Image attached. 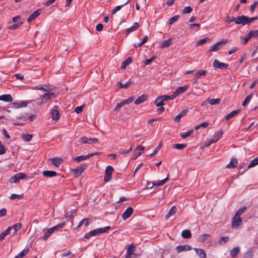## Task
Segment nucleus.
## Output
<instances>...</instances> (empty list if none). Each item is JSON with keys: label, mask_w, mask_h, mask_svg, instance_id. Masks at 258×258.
I'll return each instance as SVG.
<instances>
[{"label": "nucleus", "mask_w": 258, "mask_h": 258, "mask_svg": "<svg viewBox=\"0 0 258 258\" xmlns=\"http://www.w3.org/2000/svg\"><path fill=\"white\" fill-rule=\"evenodd\" d=\"M66 225L65 222L61 223L57 225H55L52 228H50V229L52 230L53 232L55 231L58 230L59 229L62 228Z\"/></svg>", "instance_id": "72a5a7b5"}, {"label": "nucleus", "mask_w": 258, "mask_h": 258, "mask_svg": "<svg viewBox=\"0 0 258 258\" xmlns=\"http://www.w3.org/2000/svg\"><path fill=\"white\" fill-rule=\"evenodd\" d=\"M187 112H188L187 108L183 109L182 111H180V112L177 115H176L174 117V121L176 122H179L180 118L182 117L185 116L187 114Z\"/></svg>", "instance_id": "2eb2a0df"}, {"label": "nucleus", "mask_w": 258, "mask_h": 258, "mask_svg": "<svg viewBox=\"0 0 258 258\" xmlns=\"http://www.w3.org/2000/svg\"><path fill=\"white\" fill-rule=\"evenodd\" d=\"M23 197V195H17V194H13L11 195V197H10V199L11 200H15V199H20L22 198Z\"/></svg>", "instance_id": "052dcab7"}, {"label": "nucleus", "mask_w": 258, "mask_h": 258, "mask_svg": "<svg viewBox=\"0 0 258 258\" xmlns=\"http://www.w3.org/2000/svg\"><path fill=\"white\" fill-rule=\"evenodd\" d=\"M43 176L45 177H52L56 176L57 173L54 171L45 170L42 172Z\"/></svg>", "instance_id": "5701e85b"}, {"label": "nucleus", "mask_w": 258, "mask_h": 258, "mask_svg": "<svg viewBox=\"0 0 258 258\" xmlns=\"http://www.w3.org/2000/svg\"><path fill=\"white\" fill-rule=\"evenodd\" d=\"M53 233L52 230L50 229V228L48 229V230L45 232V233L43 236V239L44 240L47 239L48 237Z\"/></svg>", "instance_id": "8fccbe9b"}, {"label": "nucleus", "mask_w": 258, "mask_h": 258, "mask_svg": "<svg viewBox=\"0 0 258 258\" xmlns=\"http://www.w3.org/2000/svg\"><path fill=\"white\" fill-rule=\"evenodd\" d=\"M240 109L233 110L229 114H228L227 115H226L225 118L226 119V120H228L229 119L231 118L232 117H234V116L238 114L240 112Z\"/></svg>", "instance_id": "4be33fe9"}, {"label": "nucleus", "mask_w": 258, "mask_h": 258, "mask_svg": "<svg viewBox=\"0 0 258 258\" xmlns=\"http://www.w3.org/2000/svg\"><path fill=\"white\" fill-rule=\"evenodd\" d=\"M135 246L133 244L129 245L127 248V253H131L133 254V251L134 250Z\"/></svg>", "instance_id": "bf43d9fd"}, {"label": "nucleus", "mask_w": 258, "mask_h": 258, "mask_svg": "<svg viewBox=\"0 0 258 258\" xmlns=\"http://www.w3.org/2000/svg\"><path fill=\"white\" fill-rule=\"evenodd\" d=\"M99 141L97 138H88V144H92L98 143Z\"/></svg>", "instance_id": "680f3d73"}, {"label": "nucleus", "mask_w": 258, "mask_h": 258, "mask_svg": "<svg viewBox=\"0 0 258 258\" xmlns=\"http://www.w3.org/2000/svg\"><path fill=\"white\" fill-rule=\"evenodd\" d=\"M148 98V96L146 94H143L138 97L134 102L135 104H140L145 102Z\"/></svg>", "instance_id": "f3484780"}, {"label": "nucleus", "mask_w": 258, "mask_h": 258, "mask_svg": "<svg viewBox=\"0 0 258 258\" xmlns=\"http://www.w3.org/2000/svg\"><path fill=\"white\" fill-rule=\"evenodd\" d=\"M253 21L251 20V18H249L247 16L243 15V26L246 24H249L252 23Z\"/></svg>", "instance_id": "a19ab883"}, {"label": "nucleus", "mask_w": 258, "mask_h": 258, "mask_svg": "<svg viewBox=\"0 0 258 258\" xmlns=\"http://www.w3.org/2000/svg\"><path fill=\"white\" fill-rule=\"evenodd\" d=\"M132 150V146H131L128 150H124V149H120L119 151V153L120 154H127L128 153H130Z\"/></svg>", "instance_id": "4d7b16f0"}, {"label": "nucleus", "mask_w": 258, "mask_h": 258, "mask_svg": "<svg viewBox=\"0 0 258 258\" xmlns=\"http://www.w3.org/2000/svg\"><path fill=\"white\" fill-rule=\"evenodd\" d=\"M240 252V247H235L234 248H232L230 251V254L231 256L232 257H235V256L237 255V254Z\"/></svg>", "instance_id": "c85d7f7f"}, {"label": "nucleus", "mask_w": 258, "mask_h": 258, "mask_svg": "<svg viewBox=\"0 0 258 258\" xmlns=\"http://www.w3.org/2000/svg\"><path fill=\"white\" fill-rule=\"evenodd\" d=\"M79 142L81 144H88V138L86 137H82L79 139Z\"/></svg>", "instance_id": "e2e57ef3"}, {"label": "nucleus", "mask_w": 258, "mask_h": 258, "mask_svg": "<svg viewBox=\"0 0 258 258\" xmlns=\"http://www.w3.org/2000/svg\"><path fill=\"white\" fill-rule=\"evenodd\" d=\"M12 229V227H9L6 230L1 233L0 234V241L3 240L7 235L9 234Z\"/></svg>", "instance_id": "393cba45"}, {"label": "nucleus", "mask_w": 258, "mask_h": 258, "mask_svg": "<svg viewBox=\"0 0 258 258\" xmlns=\"http://www.w3.org/2000/svg\"><path fill=\"white\" fill-rule=\"evenodd\" d=\"M51 161L52 164L56 167H58L62 162V160L58 158H53Z\"/></svg>", "instance_id": "bb28decb"}, {"label": "nucleus", "mask_w": 258, "mask_h": 258, "mask_svg": "<svg viewBox=\"0 0 258 258\" xmlns=\"http://www.w3.org/2000/svg\"><path fill=\"white\" fill-rule=\"evenodd\" d=\"M110 229H111L110 226H106L104 228H97L86 233L84 235V238L88 239L92 236H95L99 235L100 234L105 233Z\"/></svg>", "instance_id": "f257e3e1"}, {"label": "nucleus", "mask_w": 258, "mask_h": 258, "mask_svg": "<svg viewBox=\"0 0 258 258\" xmlns=\"http://www.w3.org/2000/svg\"><path fill=\"white\" fill-rule=\"evenodd\" d=\"M147 39H148V36H145L143 38L142 41L141 42H140L138 43V46L139 47H141L142 45H143L147 41Z\"/></svg>", "instance_id": "0e129e2a"}, {"label": "nucleus", "mask_w": 258, "mask_h": 258, "mask_svg": "<svg viewBox=\"0 0 258 258\" xmlns=\"http://www.w3.org/2000/svg\"><path fill=\"white\" fill-rule=\"evenodd\" d=\"M237 164L238 161L237 159L235 158H232L231 159L230 163L227 165L226 168L229 169L235 168L237 166Z\"/></svg>", "instance_id": "6ab92c4d"}, {"label": "nucleus", "mask_w": 258, "mask_h": 258, "mask_svg": "<svg viewBox=\"0 0 258 258\" xmlns=\"http://www.w3.org/2000/svg\"><path fill=\"white\" fill-rule=\"evenodd\" d=\"M194 249L200 258H206V253L203 249L198 248H194Z\"/></svg>", "instance_id": "a211bd4d"}, {"label": "nucleus", "mask_w": 258, "mask_h": 258, "mask_svg": "<svg viewBox=\"0 0 258 258\" xmlns=\"http://www.w3.org/2000/svg\"><path fill=\"white\" fill-rule=\"evenodd\" d=\"M133 213V209L132 207L127 208L123 212L122 217L124 220L129 218Z\"/></svg>", "instance_id": "4468645a"}, {"label": "nucleus", "mask_w": 258, "mask_h": 258, "mask_svg": "<svg viewBox=\"0 0 258 258\" xmlns=\"http://www.w3.org/2000/svg\"><path fill=\"white\" fill-rule=\"evenodd\" d=\"M58 107L57 106H54V108L50 109V114L51 117L54 120H57L60 117L59 111L58 110Z\"/></svg>", "instance_id": "423d86ee"}, {"label": "nucleus", "mask_w": 258, "mask_h": 258, "mask_svg": "<svg viewBox=\"0 0 258 258\" xmlns=\"http://www.w3.org/2000/svg\"><path fill=\"white\" fill-rule=\"evenodd\" d=\"M89 156L88 155H81V156H79L77 157H75L74 159V160L75 161H77L78 162H80L82 161H83V160H87L88 159H89Z\"/></svg>", "instance_id": "473e14b6"}, {"label": "nucleus", "mask_w": 258, "mask_h": 258, "mask_svg": "<svg viewBox=\"0 0 258 258\" xmlns=\"http://www.w3.org/2000/svg\"><path fill=\"white\" fill-rule=\"evenodd\" d=\"M192 11V8L190 6L185 7L182 10V13L184 14H187L190 13Z\"/></svg>", "instance_id": "c03bdc74"}, {"label": "nucleus", "mask_w": 258, "mask_h": 258, "mask_svg": "<svg viewBox=\"0 0 258 258\" xmlns=\"http://www.w3.org/2000/svg\"><path fill=\"white\" fill-rule=\"evenodd\" d=\"M188 87H189L188 85H186L183 86L178 87L174 92V96H176V97H177L179 94L184 93L188 89Z\"/></svg>", "instance_id": "9b49d317"}, {"label": "nucleus", "mask_w": 258, "mask_h": 258, "mask_svg": "<svg viewBox=\"0 0 258 258\" xmlns=\"http://www.w3.org/2000/svg\"><path fill=\"white\" fill-rule=\"evenodd\" d=\"M92 222V220L90 218H84L81 221H80L78 226L76 229H78L83 224L85 225V226H87L89 224L91 223Z\"/></svg>", "instance_id": "dca6fc26"}, {"label": "nucleus", "mask_w": 258, "mask_h": 258, "mask_svg": "<svg viewBox=\"0 0 258 258\" xmlns=\"http://www.w3.org/2000/svg\"><path fill=\"white\" fill-rule=\"evenodd\" d=\"M122 106H123V104H122V102H120V103H118V104L116 105L115 107L114 108V112H118V111H119V110H120V108H121Z\"/></svg>", "instance_id": "69168bd1"}, {"label": "nucleus", "mask_w": 258, "mask_h": 258, "mask_svg": "<svg viewBox=\"0 0 258 258\" xmlns=\"http://www.w3.org/2000/svg\"><path fill=\"white\" fill-rule=\"evenodd\" d=\"M131 1V0H128L125 3H124V4L122 5H119V6H117L116 7H115L114 9L112 10V15H114L115 13H116L117 11H119L123 6L126 5V4H127L130 2Z\"/></svg>", "instance_id": "c9c22d12"}, {"label": "nucleus", "mask_w": 258, "mask_h": 258, "mask_svg": "<svg viewBox=\"0 0 258 258\" xmlns=\"http://www.w3.org/2000/svg\"><path fill=\"white\" fill-rule=\"evenodd\" d=\"M41 13V9H38L35 11L27 19V21L30 23L34 20H35L38 16L40 15Z\"/></svg>", "instance_id": "f8f14e48"}, {"label": "nucleus", "mask_w": 258, "mask_h": 258, "mask_svg": "<svg viewBox=\"0 0 258 258\" xmlns=\"http://www.w3.org/2000/svg\"><path fill=\"white\" fill-rule=\"evenodd\" d=\"M221 100L220 98L213 99L209 98L207 99V101L211 105L219 104L221 102Z\"/></svg>", "instance_id": "a878e982"}, {"label": "nucleus", "mask_w": 258, "mask_h": 258, "mask_svg": "<svg viewBox=\"0 0 258 258\" xmlns=\"http://www.w3.org/2000/svg\"><path fill=\"white\" fill-rule=\"evenodd\" d=\"M27 178V175L23 173H19L14 175L10 179V182L11 183H17L21 179H25Z\"/></svg>", "instance_id": "39448f33"}, {"label": "nucleus", "mask_w": 258, "mask_h": 258, "mask_svg": "<svg viewBox=\"0 0 258 258\" xmlns=\"http://www.w3.org/2000/svg\"><path fill=\"white\" fill-rule=\"evenodd\" d=\"M244 258H253V253L251 250H248L244 254Z\"/></svg>", "instance_id": "13d9d810"}, {"label": "nucleus", "mask_w": 258, "mask_h": 258, "mask_svg": "<svg viewBox=\"0 0 258 258\" xmlns=\"http://www.w3.org/2000/svg\"><path fill=\"white\" fill-rule=\"evenodd\" d=\"M252 37H253V35L252 32V31L251 30L247 35V36L245 38H243V39L244 40V43H243V44H246L248 40Z\"/></svg>", "instance_id": "37998d69"}, {"label": "nucleus", "mask_w": 258, "mask_h": 258, "mask_svg": "<svg viewBox=\"0 0 258 258\" xmlns=\"http://www.w3.org/2000/svg\"><path fill=\"white\" fill-rule=\"evenodd\" d=\"M87 166L88 165L86 163L81 164L76 168L73 169L72 171L74 173L80 175L87 168Z\"/></svg>", "instance_id": "6e6552de"}, {"label": "nucleus", "mask_w": 258, "mask_h": 258, "mask_svg": "<svg viewBox=\"0 0 258 258\" xmlns=\"http://www.w3.org/2000/svg\"><path fill=\"white\" fill-rule=\"evenodd\" d=\"M23 24V22H19L17 24H14L12 25H11L9 27V29L10 30H15L17 28L20 27Z\"/></svg>", "instance_id": "a18cd8bd"}, {"label": "nucleus", "mask_w": 258, "mask_h": 258, "mask_svg": "<svg viewBox=\"0 0 258 258\" xmlns=\"http://www.w3.org/2000/svg\"><path fill=\"white\" fill-rule=\"evenodd\" d=\"M0 100L5 102H11L13 98L10 94H4L0 96Z\"/></svg>", "instance_id": "b1692460"}, {"label": "nucleus", "mask_w": 258, "mask_h": 258, "mask_svg": "<svg viewBox=\"0 0 258 258\" xmlns=\"http://www.w3.org/2000/svg\"><path fill=\"white\" fill-rule=\"evenodd\" d=\"M228 42V39L226 38L222 39L221 40L217 42L210 48L209 52H215L220 49V46L222 44H224Z\"/></svg>", "instance_id": "7ed1b4c3"}, {"label": "nucleus", "mask_w": 258, "mask_h": 258, "mask_svg": "<svg viewBox=\"0 0 258 258\" xmlns=\"http://www.w3.org/2000/svg\"><path fill=\"white\" fill-rule=\"evenodd\" d=\"M210 236V235L209 234H204L201 235L199 238V240L201 242H204L205 241L207 240Z\"/></svg>", "instance_id": "58836bf2"}, {"label": "nucleus", "mask_w": 258, "mask_h": 258, "mask_svg": "<svg viewBox=\"0 0 258 258\" xmlns=\"http://www.w3.org/2000/svg\"><path fill=\"white\" fill-rule=\"evenodd\" d=\"M54 96V93L52 92L46 93L42 95H41L40 98H41V101L40 104H42L46 103L47 101L51 100L52 97Z\"/></svg>", "instance_id": "0eeeda50"}, {"label": "nucleus", "mask_w": 258, "mask_h": 258, "mask_svg": "<svg viewBox=\"0 0 258 258\" xmlns=\"http://www.w3.org/2000/svg\"><path fill=\"white\" fill-rule=\"evenodd\" d=\"M33 89L43 90L45 92H49L52 90V87L51 86L48 84H39L36 86L34 87Z\"/></svg>", "instance_id": "1a4fd4ad"}, {"label": "nucleus", "mask_w": 258, "mask_h": 258, "mask_svg": "<svg viewBox=\"0 0 258 258\" xmlns=\"http://www.w3.org/2000/svg\"><path fill=\"white\" fill-rule=\"evenodd\" d=\"M114 169L112 166H108L106 167L104 176V181L105 182H108L111 180L112 173Z\"/></svg>", "instance_id": "20e7f679"}, {"label": "nucleus", "mask_w": 258, "mask_h": 258, "mask_svg": "<svg viewBox=\"0 0 258 258\" xmlns=\"http://www.w3.org/2000/svg\"><path fill=\"white\" fill-rule=\"evenodd\" d=\"M258 164V156L252 160L248 165V168L253 167Z\"/></svg>", "instance_id": "4c0bfd02"}, {"label": "nucleus", "mask_w": 258, "mask_h": 258, "mask_svg": "<svg viewBox=\"0 0 258 258\" xmlns=\"http://www.w3.org/2000/svg\"><path fill=\"white\" fill-rule=\"evenodd\" d=\"M169 178V174L167 175V176L165 179L159 180L156 182H153V185L154 186H161L163 185L168 179Z\"/></svg>", "instance_id": "c756f323"}, {"label": "nucleus", "mask_w": 258, "mask_h": 258, "mask_svg": "<svg viewBox=\"0 0 258 258\" xmlns=\"http://www.w3.org/2000/svg\"><path fill=\"white\" fill-rule=\"evenodd\" d=\"M154 103L158 107L163 106L164 105V102L160 96L158 97L155 100Z\"/></svg>", "instance_id": "f704fd0d"}, {"label": "nucleus", "mask_w": 258, "mask_h": 258, "mask_svg": "<svg viewBox=\"0 0 258 258\" xmlns=\"http://www.w3.org/2000/svg\"><path fill=\"white\" fill-rule=\"evenodd\" d=\"M134 99H135V97L134 96H131V97H130L122 101L121 102L124 105L128 104L134 101Z\"/></svg>", "instance_id": "49530a36"}, {"label": "nucleus", "mask_w": 258, "mask_h": 258, "mask_svg": "<svg viewBox=\"0 0 258 258\" xmlns=\"http://www.w3.org/2000/svg\"><path fill=\"white\" fill-rule=\"evenodd\" d=\"M210 40V38L209 37H205L204 39H201V40H199L197 42L196 45L197 46H199V45H202V44L205 43L206 42H207V41L208 40Z\"/></svg>", "instance_id": "09e8293b"}, {"label": "nucleus", "mask_w": 258, "mask_h": 258, "mask_svg": "<svg viewBox=\"0 0 258 258\" xmlns=\"http://www.w3.org/2000/svg\"><path fill=\"white\" fill-rule=\"evenodd\" d=\"M176 211H177L176 207L175 206H172L170 208V209L169 210V211H168V212L167 213L166 215L165 216V219L166 220H168L172 215H173L174 214H175L176 213Z\"/></svg>", "instance_id": "412c9836"}, {"label": "nucleus", "mask_w": 258, "mask_h": 258, "mask_svg": "<svg viewBox=\"0 0 258 258\" xmlns=\"http://www.w3.org/2000/svg\"><path fill=\"white\" fill-rule=\"evenodd\" d=\"M172 42V39L171 38L167 40H164L161 44V48L168 47Z\"/></svg>", "instance_id": "cd10ccee"}, {"label": "nucleus", "mask_w": 258, "mask_h": 258, "mask_svg": "<svg viewBox=\"0 0 258 258\" xmlns=\"http://www.w3.org/2000/svg\"><path fill=\"white\" fill-rule=\"evenodd\" d=\"M193 133H194V130H190L185 133H182L181 134H180V136L182 139H185V138L190 136Z\"/></svg>", "instance_id": "ea45409f"}, {"label": "nucleus", "mask_w": 258, "mask_h": 258, "mask_svg": "<svg viewBox=\"0 0 258 258\" xmlns=\"http://www.w3.org/2000/svg\"><path fill=\"white\" fill-rule=\"evenodd\" d=\"M252 95H253V94H251L248 95L246 97V98L243 101V106H245L246 104H247L249 102L250 100L251 99V97L252 96Z\"/></svg>", "instance_id": "5fc2aeb1"}, {"label": "nucleus", "mask_w": 258, "mask_h": 258, "mask_svg": "<svg viewBox=\"0 0 258 258\" xmlns=\"http://www.w3.org/2000/svg\"><path fill=\"white\" fill-rule=\"evenodd\" d=\"M140 27V25L138 22H135L133 24V26L130 28H127L126 30V34L127 35L130 33L135 31L137 29H138Z\"/></svg>", "instance_id": "aec40b11"}, {"label": "nucleus", "mask_w": 258, "mask_h": 258, "mask_svg": "<svg viewBox=\"0 0 258 258\" xmlns=\"http://www.w3.org/2000/svg\"><path fill=\"white\" fill-rule=\"evenodd\" d=\"M132 61V58L131 57H128L126 58V59L122 62L121 66V69H125L126 66L130 64Z\"/></svg>", "instance_id": "2f4dec72"}, {"label": "nucleus", "mask_w": 258, "mask_h": 258, "mask_svg": "<svg viewBox=\"0 0 258 258\" xmlns=\"http://www.w3.org/2000/svg\"><path fill=\"white\" fill-rule=\"evenodd\" d=\"M156 58V56H153L152 57H151L149 59H147L145 62H144V64L145 65H148L150 63H151L153 60L154 59Z\"/></svg>", "instance_id": "774afa93"}, {"label": "nucleus", "mask_w": 258, "mask_h": 258, "mask_svg": "<svg viewBox=\"0 0 258 258\" xmlns=\"http://www.w3.org/2000/svg\"><path fill=\"white\" fill-rule=\"evenodd\" d=\"M181 236L184 238H189L191 237V233L188 230H184L181 233Z\"/></svg>", "instance_id": "7c9ffc66"}, {"label": "nucleus", "mask_w": 258, "mask_h": 258, "mask_svg": "<svg viewBox=\"0 0 258 258\" xmlns=\"http://www.w3.org/2000/svg\"><path fill=\"white\" fill-rule=\"evenodd\" d=\"M131 81H128L125 84H122L121 82H118L120 88H127L131 85Z\"/></svg>", "instance_id": "6e6d98bb"}, {"label": "nucleus", "mask_w": 258, "mask_h": 258, "mask_svg": "<svg viewBox=\"0 0 258 258\" xmlns=\"http://www.w3.org/2000/svg\"><path fill=\"white\" fill-rule=\"evenodd\" d=\"M207 74V71L206 70H200L197 72L195 74L197 78H199L201 76H205Z\"/></svg>", "instance_id": "3c124183"}, {"label": "nucleus", "mask_w": 258, "mask_h": 258, "mask_svg": "<svg viewBox=\"0 0 258 258\" xmlns=\"http://www.w3.org/2000/svg\"><path fill=\"white\" fill-rule=\"evenodd\" d=\"M186 147L187 145L186 144H177L173 146V148H176L178 150L184 149Z\"/></svg>", "instance_id": "79ce46f5"}, {"label": "nucleus", "mask_w": 258, "mask_h": 258, "mask_svg": "<svg viewBox=\"0 0 258 258\" xmlns=\"http://www.w3.org/2000/svg\"><path fill=\"white\" fill-rule=\"evenodd\" d=\"M22 224L21 223H18L15 224L13 226H12V229L14 228L15 230V232L17 233V231L21 229L22 228Z\"/></svg>", "instance_id": "de8ad7c7"}, {"label": "nucleus", "mask_w": 258, "mask_h": 258, "mask_svg": "<svg viewBox=\"0 0 258 258\" xmlns=\"http://www.w3.org/2000/svg\"><path fill=\"white\" fill-rule=\"evenodd\" d=\"M223 135V131L222 130H220L217 131L214 135V137L215 138L217 139V140H219L220 139H221Z\"/></svg>", "instance_id": "864d4df0"}, {"label": "nucleus", "mask_w": 258, "mask_h": 258, "mask_svg": "<svg viewBox=\"0 0 258 258\" xmlns=\"http://www.w3.org/2000/svg\"><path fill=\"white\" fill-rule=\"evenodd\" d=\"M22 137L24 141L26 142H29L31 140L33 136L31 134H26L23 135Z\"/></svg>", "instance_id": "603ef678"}, {"label": "nucleus", "mask_w": 258, "mask_h": 258, "mask_svg": "<svg viewBox=\"0 0 258 258\" xmlns=\"http://www.w3.org/2000/svg\"><path fill=\"white\" fill-rule=\"evenodd\" d=\"M176 249L178 253L183 251H188L191 249V247L189 245L185 244L183 245H178L176 246Z\"/></svg>", "instance_id": "ddd939ff"}, {"label": "nucleus", "mask_w": 258, "mask_h": 258, "mask_svg": "<svg viewBox=\"0 0 258 258\" xmlns=\"http://www.w3.org/2000/svg\"><path fill=\"white\" fill-rule=\"evenodd\" d=\"M213 65L214 68L222 70L226 69L228 67V64L227 63L221 62L217 59L214 60Z\"/></svg>", "instance_id": "9d476101"}, {"label": "nucleus", "mask_w": 258, "mask_h": 258, "mask_svg": "<svg viewBox=\"0 0 258 258\" xmlns=\"http://www.w3.org/2000/svg\"><path fill=\"white\" fill-rule=\"evenodd\" d=\"M179 18V15H175V16L172 17V18H170L169 19L168 22V25H171L174 23L177 22Z\"/></svg>", "instance_id": "e433bc0d"}, {"label": "nucleus", "mask_w": 258, "mask_h": 258, "mask_svg": "<svg viewBox=\"0 0 258 258\" xmlns=\"http://www.w3.org/2000/svg\"><path fill=\"white\" fill-rule=\"evenodd\" d=\"M6 153V149L4 146L2 144L1 141H0V155L4 154Z\"/></svg>", "instance_id": "338daca9"}, {"label": "nucleus", "mask_w": 258, "mask_h": 258, "mask_svg": "<svg viewBox=\"0 0 258 258\" xmlns=\"http://www.w3.org/2000/svg\"><path fill=\"white\" fill-rule=\"evenodd\" d=\"M242 215V208H240L235 214L233 218L231 226L233 228H236L241 223V218L240 217Z\"/></svg>", "instance_id": "f03ea898"}]
</instances>
